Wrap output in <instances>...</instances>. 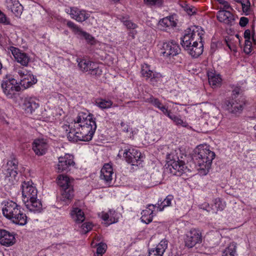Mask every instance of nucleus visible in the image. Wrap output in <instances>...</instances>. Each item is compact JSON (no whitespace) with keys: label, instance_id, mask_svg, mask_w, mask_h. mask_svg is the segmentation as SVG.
I'll return each mask as SVG.
<instances>
[{"label":"nucleus","instance_id":"obj_22","mask_svg":"<svg viewBox=\"0 0 256 256\" xmlns=\"http://www.w3.org/2000/svg\"><path fill=\"white\" fill-rule=\"evenodd\" d=\"M67 26L70 28L74 32L82 36L88 43L92 44L94 42V38L86 32L82 31L76 24L72 21H68Z\"/></svg>","mask_w":256,"mask_h":256},{"label":"nucleus","instance_id":"obj_27","mask_svg":"<svg viewBox=\"0 0 256 256\" xmlns=\"http://www.w3.org/2000/svg\"><path fill=\"white\" fill-rule=\"evenodd\" d=\"M26 208L32 212L34 213L40 212L42 210V202L40 200L34 198V200H28V202H24Z\"/></svg>","mask_w":256,"mask_h":256},{"label":"nucleus","instance_id":"obj_6","mask_svg":"<svg viewBox=\"0 0 256 256\" xmlns=\"http://www.w3.org/2000/svg\"><path fill=\"white\" fill-rule=\"evenodd\" d=\"M158 48L160 54L164 57L174 56L180 52L178 44L173 41L160 42Z\"/></svg>","mask_w":256,"mask_h":256},{"label":"nucleus","instance_id":"obj_53","mask_svg":"<svg viewBox=\"0 0 256 256\" xmlns=\"http://www.w3.org/2000/svg\"><path fill=\"white\" fill-rule=\"evenodd\" d=\"M159 109L163 112L164 114L168 116V118L169 116L171 115L170 112L168 110V108L166 106L162 105Z\"/></svg>","mask_w":256,"mask_h":256},{"label":"nucleus","instance_id":"obj_7","mask_svg":"<svg viewBox=\"0 0 256 256\" xmlns=\"http://www.w3.org/2000/svg\"><path fill=\"white\" fill-rule=\"evenodd\" d=\"M141 74L146 80H148L150 84L156 85L158 82H162V76L160 72H153L150 70V66L147 64H144L141 66Z\"/></svg>","mask_w":256,"mask_h":256},{"label":"nucleus","instance_id":"obj_48","mask_svg":"<svg viewBox=\"0 0 256 256\" xmlns=\"http://www.w3.org/2000/svg\"><path fill=\"white\" fill-rule=\"evenodd\" d=\"M144 3L150 6L154 5H160L162 3V0H144Z\"/></svg>","mask_w":256,"mask_h":256},{"label":"nucleus","instance_id":"obj_35","mask_svg":"<svg viewBox=\"0 0 256 256\" xmlns=\"http://www.w3.org/2000/svg\"><path fill=\"white\" fill-rule=\"evenodd\" d=\"M236 244L232 242L223 251L222 256H236Z\"/></svg>","mask_w":256,"mask_h":256},{"label":"nucleus","instance_id":"obj_44","mask_svg":"<svg viewBox=\"0 0 256 256\" xmlns=\"http://www.w3.org/2000/svg\"><path fill=\"white\" fill-rule=\"evenodd\" d=\"M146 102L150 103L154 106L156 107L158 109L160 108V106L162 105V102L159 100L158 99L154 98V96H151L150 98H148Z\"/></svg>","mask_w":256,"mask_h":256},{"label":"nucleus","instance_id":"obj_39","mask_svg":"<svg viewBox=\"0 0 256 256\" xmlns=\"http://www.w3.org/2000/svg\"><path fill=\"white\" fill-rule=\"evenodd\" d=\"M214 204L212 205V212L217 214L218 211L223 210L226 207L225 202H222L220 198H216L214 200Z\"/></svg>","mask_w":256,"mask_h":256},{"label":"nucleus","instance_id":"obj_26","mask_svg":"<svg viewBox=\"0 0 256 256\" xmlns=\"http://www.w3.org/2000/svg\"><path fill=\"white\" fill-rule=\"evenodd\" d=\"M218 20L226 24L232 23L234 20V16L228 10H220L216 14Z\"/></svg>","mask_w":256,"mask_h":256},{"label":"nucleus","instance_id":"obj_54","mask_svg":"<svg viewBox=\"0 0 256 256\" xmlns=\"http://www.w3.org/2000/svg\"><path fill=\"white\" fill-rule=\"evenodd\" d=\"M248 20L247 18L242 17L240 18L239 24L241 26H245L248 24Z\"/></svg>","mask_w":256,"mask_h":256},{"label":"nucleus","instance_id":"obj_9","mask_svg":"<svg viewBox=\"0 0 256 256\" xmlns=\"http://www.w3.org/2000/svg\"><path fill=\"white\" fill-rule=\"evenodd\" d=\"M202 242V235L201 232L196 228H192L186 235L184 244L186 247L193 248L197 244Z\"/></svg>","mask_w":256,"mask_h":256},{"label":"nucleus","instance_id":"obj_52","mask_svg":"<svg viewBox=\"0 0 256 256\" xmlns=\"http://www.w3.org/2000/svg\"><path fill=\"white\" fill-rule=\"evenodd\" d=\"M120 125L122 128V130L126 132L132 133V128L130 127L128 125L125 124L124 122H122Z\"/></svg>","mask_w":256,"mask_h":256},{"label":"nucleus","instance_id":"obj_58","mask_svg":"<svg viewBox=\"0 0 256 256\" xmlns=\"http://www.w3.org/2000/svg\"><path fill=\"white\" fill-rule=\"evenodd\" d=\"M236 2L240 4L242 6V4H243V2H246V0H236Z\"/></svg>","mask_w":256,"mask_h":256},{"label":"nucleus","instance_id":"obj_59","mask_svg":"<svg viewBox=\"0 0 256 256\" xmlns=\"http://www.w3.org/2000/svg\"><path fill=\"white\" fill-rule=\"evenodd\" d=\"M233 92H236V94H238V91H236V90H234Z\"/></svg>","mask_w":256,"mask_h":256},{"label":"nucleus","instance_id":"obj_42","mask_svg":"<svg viewBox=\"0 0 256 256\" xmlns=\"http://www.w3.org/2000/svg\"><path fill=\"white\" fill-rule=\"evenodd\" d=\"M242 9L246 15H248L251 13L250 2L248 0H246L245 2L242 4Z\"/></svg>","mask_w":256,"mask_h":256},{"label":"nucleus","instance_id":"obj_34","mask_svg":"<svg viewBox=\"0 0 256 256\" xmlns=\"http://www.w3.org/2000/svg\"><path fill=\"white\" fill-rule=\"evenodd\" d=\"M208 82L212 86H218L220 84L222 78L220 74H216L212 72H208Z\"/></svg>","mask_w":256,"mask_h":256},{"label":"nucleus","instance_id":"obj_33","mask_svg":"<svg viewBox=\"0 0 256 256\" xmlns=\"http://www.w3.org/2000/svg\"><path fill=\"white\" fill-rule=\"evenodd\" d=\"M57 181V183L61 190L68 187H73L70 178L66 176L59 175Z\"/></svg>","mask_w":256,"mask_h":256},{"label":"nucleus","instance_id":"obj_45","mask_svg":"<svg viewBox=\"0 0 256 256\" xmlns=\"http://www.w3.org/2000/svg\"><path fill=\"white\" fill-rule=\"evenodd\" d=\"M252 50V42L249 40H245V44L244 50L246 54H250Z\"/></svg>","mask_w":256,"mask_h":256},{"label":"nucleus","instance_id":"obj_24","mask_svg":"<svg viewBox=\"0 0 256 256\" xmlns=\"http://www.w3.org/2000/svg\"><path fill=\"white\" fill-rule=\"evenodd\" d=\"M226 104L230 112L236 114L242 110L245 103L243 100H232L228 101Z\"/></svg>","mask_w":256,"mask_h":256},{"label":"nucleus","instance_id":"obj_15","mask_svg":"<svg viewBox=\"0 0 256 256\" xmlns=\"http://www.w3.org/2000/svg\"><path fill=\"white\" fill-rule=\"evenodd\" d=\"M74 164L72 156L69 154H66L64 156L58 158V162L56 166L57 171L58 172H68Z\"/></svg>","mask_w":256,"mask_h":256},{"label":"nucleus","instance_id":"obj_23","mask_svg":"<svg viewBox=\"0 0 256 256\" xmlns=\"http://www.w3.org/2000/svg\"><path fill=\"white\" fill-rule=\"evenodd\" d=\"M100 218L105 222L106 226L118 222V213L113 210L108 212H102L100 214Z\"/></svg>","mask_w":256,"mask_h":256},{"label":"nucleus","instance_id":"obj_29","mask_svg":"<svg viewBox=\"0 0 256 256\" xmlns=\"http://www.w3.org/2000/svg\"><path fill=\"white\" fill-rule=\"evenodd\" d=\"M28 217L22 210H21L20 207L18 210V212L12 216L11 221L16 224L24 226L27 223Z\"/></svg>","mask_w":256,"mask_h":256},{"label":"nucleus","instance_id":"obj_40","mask_svg":"<svg viewBox=\"0 0 256 256\" xmlns=\"http://www.w3.org/2000/svg\"><path fill=\"white\" fill-rule=\"evenodd\" d=\"M104 68L103 64L98 63L96 68L92 70V71L91 72V75L96 78L100 77L103 72Z\"/></svg>","mask_w":256,"mask_h":256},{"label":"nucleus","instance_id":"obj_25","mask_svg":"<svg viewBox=\"0 0 256 256\" xmlns=\"http://www.w3.org/2000/svg\"><path fill=\"white\" fill-rule=\"evenodd\" d=\"M6 8L16 16H20L22 14L23 8L18 0H6Z\"/></svg>","mask_w":256,"mask_h":256},{"label":"nucleus","instance_id":"obj_17","mask_svg":"<svg viewBox=\"0 0 256 256\" xmlns=\"http://www.w3.org/2000/svg\"><path fill=\"white\" fill-rule=\"evenodd\" d=\"M176 24V20L174 16H170L160 19L158 24V27L162 30L168 31L175 28Z\"/></svg>","mask_w":256,"mask_h":256},{"label":"nucleus","instance_id":"obj_21","mask_svg":"<svg viewBox=\"0 0 256 256\" xmlns=\"http://www.w3.org/2000/svg\"><path fill=\"white\" fill-rule=\"evenodd\" d=\"M156 208V205L150 204L147 205L146 208L141 212V221L146 224H148L152 220L153 218L156 216L154 211Z\"/></svg>","mask_w":256,"mask_h":256},{"label":"nucleus","instance_id":"obj_16","mask_svg":"<svg viewBox=\"0 0 256 256\" xmlns=\"http://www.w3.org/2000/svg\"><path fill=\"white\" fill-rule=\"evenodd\" d=\"M39 107L38 100L36 97L26 98L22 108L26 114H31Z\"/></svg>","mask_w":256,"mask_h":256},{"label":"nucleus","instance_id":"obj_51","mask_svg":"<svg viewBox=\"0 0 256 256\" xmlns=\"http://www.w3.org/2000/svg\"><path fill=\"white\" fill-rule=\"evenodd\" d=\"M0 23L6 24H10V22L8 20L6 15L0 10Z\"/></svg>","mask_w":256,"mask_h":256},{"label":"nucleus","instance_id":"obj_28","mask_svg":"<svg viewBox=\"0 0 256 256\" xmlns=\"http://www.w3.org/2000/svg\"><path fill=\"white\" fill-rule=\"evenodd\" d=\"M167 247V241L163 240L155 248L149 250L148 256H162Z\"/></svg>","mask_w":256,"mask_h":256},{"label":"nucleus","instance_id":"obj_10","mask_svg":"<svg viewBox=\"0 0 256 256\" xmlns=\"http://www.w3.org/2000/svg\"><path fill=\"white\" fill-rule=\"evenodd\" d=\"M23 202L37 198L38 190L32 181L24 182L22 184Z\"/></svg>","mask_w":256,"mask_h":256},{"label":"nucleus","instance_id":"obj_50","mask_svg":"<svg viewBox=\"0 0 256 256\" xmlns=\"http://www.w3.org/2000/svg\"><path fill=\"white\" fill-rule=\"evenodd\" d=\"M92 223L90 222H84V223L82 226V229L84 232H87L90 230L92 228Z\"/></svg>","mask_w":256,"mask_h":256},{"label":"nucleus","instance_id":"obj_41","mask_svg":"<svg viewBox=\"0 0 256 256\" xmlns=\"http://www.w3.org/2000/svg\"><path fill=\"white\" fill-rule=\"evenodd\" d=\"M169 118L172 120L175 124L177 126H181L183 127H186L188 124L186 122L184 121L180 117L174 115H170Z\"/></svg>","mask_w":256,"mask_h":256},{"label":"nucleus","instance_id":"obj_36","mask_svg":"<svg viewBox=\"0 0 256 256\" xmlns=\"http://www.w3.org/2000/svg\"><path fill=\"white\" fill-rule=\"evenodd\" d=\"M62 198L64 202L70 201L74 197L73 187H68L61 190Z\"/></svg>","mask_w":256,"mask_h":256},{"label":"nucleus","instance_id":"obj_49","mask_svg":"<svg viewBox=\"0 0 256 256\" xmlns=\"http://www.w3.org/2000/svg\"><path fill=\"white\" fill-rule=\"evenodd\" d=\"M128 29H136L138 28V25L132 22L131 20H128L126 22H124V24Z\"/></svg>","mask_w":256,"mask_h":256},{"label":"nucleus","instance_id":"obj_14","mask_svg":"<svg viewBox=\"0 0 256 256\" xmlns=\"http://www.w3.org/2000/svg\"><path fill=\"white\" fill-rule=\"evenodd\" d=\"M10 50L18 62L24 66H28L30 62V57L28 54L14 46H10Z\"/></svg>","mask_w":256,"mask_h":256},{"label":"nucleus","instance_id":"obj_18","mask_svg":"<svg viewBox=\"0 0 256 256\" xmlns=\"http://www.w3.org/2000/svg\"><path fill=\"white\" fill-rule=\"evenodd\" d=\"M20 206L13 201L7 202L2 208V214L7 218L11 220L12 216L17 212Z\"/></svg>","mask_w":256,"mask_h":256},{"label":"nucleus","instance_id":"obj_56","mask_svg":"<svg viewBox=\"0 0 256 256\" xmlns=\"http://www.w3.org/2000/svg\"><path fill=\"white\" fill-rule=\"evenodd\" d=\"M244 37L246 40H250V30H246L244 32Z\"/></svg>","mask_w":256,"mask_h":256},{"label":"nucleus","instance_id":"obj_43","mask_svg":"<svg viewBox=\"0 0 256 256\" xmlns=\"http://www.w3.org/2000/svg\"><path fill=\"white\" fill-rule=\"evenodd\" d=\"M107 246L105 244L100 243L98 245L96 249V256H102L106 250Z\"/></svg>","mask_w":256,"mask_h":256},{"label":"nucleus","instance_id":"obj_47","mask_svg":"<svg viewBox=\"0 0 256 256\" xmlns=\"http://www.w3.org/2000/svg\"><path fill=\"white\" fill-rule=\"evenodd\" d=\"M218 2L221 4L220 6H218L219 10H228L230 8V6L229 3L224 0H217Z\"/></svg>","mask_w":256,"mask_h":256},{"label":"nucleus","instance_id":"obj_5","mask_svg":"<svg viewBox=\"0 0 256 256\" xmlns=\"http://www.w3.org/2000/svg\"><path fill=\"white\" fill-rule=\"evenodd\" d=\"M123 156L125 160L134 166H142L144 156L136 148H130L124 150Z\"/></svg>","mask_w":256,"mask_h":256},{"label":"nucleus","instance_id":"obj_13","mask_svg":"<svg viewBox=\"0 0 256 256\" xmlns=\"http://www.w3.org/2000/svg\"><path fill=\"white\" fill-rule=\"evenodd\" d=\"M67 14L70 18L78 22H83L87 20L90 15L84 10H80L76 7H70L66 9Z\"/></svg>","mask_w":256,"mask_h":256},{"label":"nucleus","instance_id":"obj_1","mask_svg":"<svg viewBox=\"0 0 256 256\" xmlns=\"http://www.w3.org/2000/svg\"><path fill=\"white\" fill-rule=\"evenodd\" d=\"M69 140L89 142L92 140L96 129V119L92 114L80 112L69 125Z\"/></svg>","mask_w":256,"mask_h":256},{"label":"nucleus","instance_id":"obj_55","mask_svg":"<svg viewBox=\"0 0 256 256\" xmlns=\"http://www.w3.org/2000/svg\"><path fill=\"white\" fill-rule=\"evenodd\" d=\"M98 64V62H92L90 66L88 68V72L91 75V72L92 71V70L96 68V66Z\"/></svg>","mask_w":256,"mask_h":256},{"label":"nucleus","instance_id":"obj_4","mask_svg":"<svg viewBox=\"0 0 256 256\" xmlns=\"http://www.w3.org/2000/svg\"><path fill=\"white\" fill-rule=\"evenodd\" d=\"M176 152L168 154L166 156V160L170 170L174 175L181 176L183 174L190 172L185 162L180 160L175 154Z\"/></svg>","mask_w":256,"mask_h":256},{"label":"nucleus","instance_id":"obj_12","mask_svg":"<svg viewBox=\"0 0 256 256\" xmlns=\"http://www.w3.org/2000/svg\"><path fill=\"white\" fill-rule=\"evenodd\" d=\"M48 148V140L44 138H36L32 143V150L38 156L45 154Z\"/></svg>","mask_w":256,"mask_h":256},{"label":"nucleus","instance_id":"obj_32","mask_svg":"<svg viewBox=\"0 0 256 256\" xmlns=\"http://www.w3.org/2000/svg\"><path fill=\"white\" fill-rule=\"evenodd\" d=\"M173 199L174 196L172 195H168L162 201H158V203L155 204L156 205V210L162 212L166 208L170 206Z\"/></svg>","mask_w":256,"mask_h":256},{"label":"nucleus","instance_id":"obj_37","mask_svg":"<svg viewBox=\"0 0 256 256\" xmlns=\"http://www.w3.org/2000/svg\"><path fill=\"white\" fill-rule=\"evenodd\" d=\"M96 104L102 110L108 109L113 106V102L110 100L98 98L96 101Z\"/></svg>","mask_w":256,"mask_h":256},{"label":"nucleus","instance_id":"obj_3","mask_svg":"<svg viewBox=\"0 0 256 256\" xmlns=\"http://www.w3.org/2000/svg\"><path fill=\"white\" fill-rule=\"evenodd\" d=\"M196 164L200 175H206L210 168L215 154L206 144H200L196 148Z\"/></svg>","mask_w":256,"mask_h":256},{"label":"nucleus","instance_id":"obj_30","mask_svg":"<svg viewBox=\"0 0 256 256\" xmlns=\"http://www.w3.org/2000/svg\"><path fill=\"white\" fill-rule=\"evenodd\" d=\"M37 82L36 78L30 72L28 73L24 78L20 80V84L24 88H27Z\"/></svg>","mask_w":256,"mask_h":256},{"label":"nucleus","instance_id":"obj_8","mask_svg":"<svg viewBox=\"0 0 256 256\" xmlns=\"http://www.w3.org/2000/svg\"><path fill=\"white\" fill-rule=\"evenodd\" d=\"M2 88L8 98H12L20 90L16 80L14 78H6L2 83Z\"/></svg>","mask_w":256,"mask_h":256},{"label":"nucleus","instance_id":"obj_11","mask_svg":"<svg viewBox=\"0 0 256 256\" xmlns=\"http://www.w3.org/2000/svg\"><path fill=\"white\" fill-rule=\"evenodd\" d=\"M84 202L82 200L75 202L70 214L72 219L77 224L82 223L85 220V215L80 208L82 206Z\"/></svg>","mask_w":256,"mask_h":256},{"label":"nucleus","instance_id":"obj_38","mask_svg":"<svg viewBox=\"0 0 256 256\" xmlns=\"http://www.w3.org/2000/svg\"><path fill=\"white\" fill-rule=\"evenodd\" d=\"M76 62L80 70L83 72H88L92 61L84 58H77Z\"/></svg>","mask_w":256,"mask_h":256},{"label":"nucleus","instance_id":"obj_2","mask_svg":"<svg viewBox=\"0 0 256 256\" xmlns=\"http://www.w3.org/2000/svg\"><path fill=\"white\" fill-rule=\"evenodd\" d=\"M204 33L202 28L194 26L188 28L184 36L181 44L192 57L197 58L202 53Z\"/></svg>","mask_w":256,"mask_h":256},{"label":"nucleus","instance_id":"obj_57","mask_svg":"<svg viewBox=\"0 0 256 256\" xmlns=\"http://www.w3.org/2000/svg\"><path fill=\"white\" fill-rule=\"evenodd\" d=\"M128 18V16H120L118 19L124 24V22H126Z\"/></svg>","mask_w":256,"mask_h":256},{"label":"nucleus","instance_id":"obj_46","mask_svg":"<svg viewBox=\"0 0 256 256\" xmlns=\"http://www.w3.org/2000/svg\"><path fill=\"white\" fill-rule=\"evenodd\" d=\"M16 71L20 76L22 79L24 78L28 73L30 72V71H28L24 68L22 67L16 68Z\"/></svg>","mask_w":256,"mask_h":256},{"label":"nucleus","instance_id":"obj_19","mask_svg":"<svg viewBox=\"0 0 256 256\" xmlns=\"http://www.w3.org/2000/svg\"><path fill=\"white\" fill-rule=\"evenodd\" d=\"M114 176V170L112 164H104L100 170V178L106 184L111 183Z\"/></svg>","mask_w":256,"mask_h":256},{"label":"nucleus","instance_id":"obj_20","mask_svg":"<svg viewBox=\"0 0 256 256\" xmlns=\"http://www.w3.org/2000/svg\"><path fill=\"white\" fill-rule=\"evenodd\" d=\"M16 242L14 234L9 232L0 230V244L3 246L9 247L14 245Z\"/></svg>","mask_w":256,"mask_h":256},{"label":"nucleus","instance_id":"obj_31","mask_svg":"<svg viewBox=\"0 0 256 256\" xmlns=\"http://www.w3.org/2000/svg\"><path fill=\"white\" fill-rule=\"evenodd\" d=\"M7 166L8 167L7 168V174H8L10 176L14 177V178L18 174V160L16 159L9 160L7 162Z\"/></svg>","mask_w":256,"mask_h":256},{"label":"nucleus","instance_id":"obj_60","mask_svg":"<svg viewBox=\"0 0 256 256\" xmlns=\"http://www.w3.org/2000/svg\"><path fill=\"white\" fill-rule=\"evenodd\" d=\"M255 138H256V133L255 134Z\"/></svg>","mask_w":256,"mask_h":256}]
</instances>
